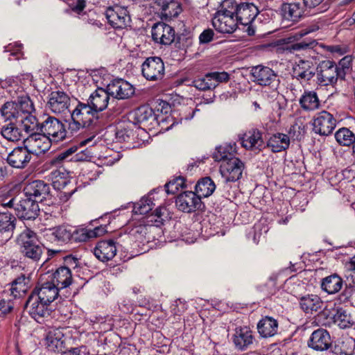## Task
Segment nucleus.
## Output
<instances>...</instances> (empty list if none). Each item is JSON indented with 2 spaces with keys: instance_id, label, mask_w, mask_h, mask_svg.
I'll return each mask as SVG.
<instances>
[{
  "instance_id": "nucleus-1",
  "label": "nucleus",
  "mask_w": 355,
  "mask_h": 355,
  "mask_svg": "<svg viewBox=\"0 0 355 355\" xmlns=\"http://www.w3.org/2000/svg\"><path fill=\"white\" fill-rule=\"evenodd\" d=\"M70 112V119L67 121L68 131L71 134L78 132L83 128H91L97 126L98 115L91 107L88 103L77 100V105Z\"/></svg>"
},
{
  "instance_id": "nucleus-2",
  "label": "nucleus",
  "mask_w": 355,
  "mask_h": 355,
  "mask_svg": "<svg viewBox=\"0 0 355 355\" xmlns=\"http://www.w3.org/2000/svg\"><path fill=\"white\" fill-rule=\"evenodd\" d=\"M19 252L24 257L33 263H38L43 254V245L35 232L26 229L20 233L17 239Z\"/></svg>"
},
{
  "instance_id": "nucleus-3",
  "label": "nucleus",
  "mask_w": 355,
  "mask_h": 355,
  "mask_svg": "<svg viewBox=\"0 0 355 355\" xmlns=\"http://www.w3.org/2000/svg\"><path fill=\"white\" fill-rule=\"evenodd\" d=\"M108 89V94L110 96H112L109 110H111L114 115H118L123 111V106L118 105L116 103L117 100L128 99L132 96L135 94V87L123 79L114 80L107 86Z\"/></svg>"
},
{
  "instance_id": "nucleus-4",
  "label": "nucleus",
  "mask_w": 355,
  "mask_h": 355,
  "mask_svg": "<svg viewBox=\"0 0 355 355\" xmlns=\"http://www.w3.org/2000/svg\"><path fill=\"white\" fill-rule=\"evenodd\" d=\"M159 232L157 225L147 224L145 220H142L130 225L128 234L132 240L144 244L155 240Z\"/></svg>"
},
{
  "instance_id": "nucleus-5",
  "label": "nucleus",
  "mask_w": 355,
  "mask_h": 355,
  "mask_svg": "<svg viewBox=\"0 0 355 355\" xmlns=\"http://www.w3.org/2000/svg\"><path fill=\"white\" fill-rule=\"evenodd\" d=\"M40 133L53 142L63 141L68 137V132L66 130L64 125L58 119L53 116H47L40 123Z\"/></svg>"
},
{
  "instance_id": "nucleus-6",
  "label": "nucleus",
  "mask_w": 355,
  "mask_h": 355,
  "mask_svg": "<svg viewBox=\"0 0 355 355\" xmlns=\"http://www.w3.org/2000/svg\"><path fill=\"white\" fill-rule=\"evenodd\" d=\"M315 73L317 83L321 86L334 85L340 79L336 63L329 60L320 62Z\"/></svg>"
},
{
  "instance_id": "nucleus-7",
  "label": "nucleus",
  "mask_w": 355,
  "mask_h": 355,
  "mask_svg": "<svg viewBox=\"0 0 355 355\" xmlns=\"http://www.w3.org/2000/svg\"><path fill=\"white\" fill-rule=\"evenodd\" d=\"M24 308L30 316L39 323L44 322L51 313L50 305L40 300L36 295L31 293L25 303Z\"/></svg>"
},
{
  "instance_id": "nucleus-8",
  "label": "nucleus",
  "mask_w": 355,
  "mask_h": 355,
  "mask_svg": "<svg viewBox=\"0 0 355 355\" xmlns=\"http://www.w3.org/2000/svg\"><path fill=\"white\" fill-rule=\"evenodd\" d=\"M230 75L225 71H214L207 73L202 77L196 78L191 85L200 91H207L215 89L220 83L227 82Z\"/></svg>"
},
{
  "instance_id": "nucleus-9",
  "label": "nucleus",
  "mask_w": 355,
  "mask_h": 355,
  "mask_svg": "<svg viewBox=\"0 0 355 355\" xmlns=\"http://www.w3.org/2000/svg\"><path fill=\"white\" fill-rule=\"evenodd\" d=\"M165 73V67L161 58H147L141 64V74L148 81L161 80Z\"/></svg>"
},
{
  "instance_id": "nucleus-10",
  "label": "nucleus",
  "mask_w": 355,
  "mask_h": 355,
  "mask_svg": "<svg viewBox=\"0 0 355 355\" xmlns=\"http://www.w3.org/2000/svg\"><path fill=\"white\" fill-rule=\"evenodd\" d=\"M253 81L261 86H269L277 89L279 85L277 73L268 67L257 65L251 70Z\"/></svg>"
},
{
  "instance_id": "nucleus-11",
  "label": "nucleus",
  "mask_w": 355,
  "mask_h": 355,
  "mask_svg": "<svg viewBox=\"0 0 355 355\" xmlns=\"http://www.w3.org/2000/svg\"><path fill=\"white\" fill-rule=\"evenodd\" d=\"M312 125L315 133L327 136L335 129L336 119L330 112L322 110L314 115Z\"/></svg>"
},
{
  "instance_id": "nucleus-12",
  "label": "nucleus",
  "mask_w": 355,
  "mask_h": 355,
  "mask_svg": "<svg viewBox=\"0 0 355 355\" xmlns=\"http://www.w3.org/2000/svg\"><path fill=\"white\" fill-rule=\"evenodd\" d=\"M175 205L178 210L184 213H192L204 207L200 198L193 191L180 193L175 199Z\"/></svg>"
},
{
  "instance_id": "nucleus-13",
  "label": "nucleus",
  "mask_w": 355,
  "mask_h": 355,
  "mask_svg": "<svg viewBox=\"0 0 355 355\" xmlns=\"http://www.w3.org/2000/svg\"><path fill=\"white\" fill-rule=\"evenodd\" d=\"M109 24L114 28L122 29L130 26L131 18L127 8L115 5L106 11Z\"/></svg>"
},
{
  "instance_id": "nucleus-14",
  "label": "nucleus",
  "mask_w": 355,
  "mask_h": 355,
  "mask_svg": "<svg viewBox=\"0 0 355 355\" xmlns=\"http://www.w3.org/2000/svg\"><path fill=\"white\" fill-rule=\"evenodd\" d=\"M33 158L32 150L24 144V146L15 147L6 157L7 163L12 168L24 169Z\"/></svg>"
},
{
  "instance_id": "nucleus-15",
  "label": "nucleus",
  "mask_w": 355,
  "mask_h": 355,
  "mask_svg": "<svg viewBox=\"0 0 355 355\" xmlns=\"http://www.w3.org/2000/svg\"><path fill=\"white\" fill-rule=\"evenodd\" d=\"M243 168V162L238 157H232L221 163L220 172L227 182H235L241 178Z\"/></svg>"
},
{
  "instance_id": "nucleus-16",
  "label": "nucleus",
  "mask_w": 355,
  "mask_h": 355,
  "mask_svg": "<svg viewBox=\"0 0 355 355\" xmlns=\"http://www.w3.org/2000/svg\"><path fill=\"white\" fill-rule=\"evenodd\" d=\"M14 209L18 218L22 220H34L40 212L37 202L28 197L16 203Z\"/></svg>"
},
{
  "instance_id": "nucleus-17",
  "label": "nucleus",
  "mask_w": 355,
  "mask_h": 355,
  "mask_svg": "<svg viewBox=\"0 0 355 355\" xmlns=\"http://www.w3.org/2000/svg\"><path fill=\"white\" fill-rule=\"evenodd\" d=\"M70 102V97L67 93L57 90L49 94L46 105L52 112L62 114L69 111Z\"/></svg>"
},
{
  "instance_id": "nucleus-18",
  "label": "nucleus",
  "mask_w": 355,
  "mask_h": 355,
  "mask_svg": "<svg viewBox=\"0 0 355 355\" xmlns=\"http://www.w3.org/2000/svg\"><path fill=\"white\" fill-rule=\"evenodd\" d=\"M64 328L51 329L46 336V346L49 351L53 352H61L63 354L66 352L65 341L66 337L63 331Z\"/></svg>"
},
{
  "instance_id": "nucleus-19",
  "label": "nucleus",
  "mask_w": 355,
  "mask_h": 355,
  "mask_svg": "<svg viewBox=\"0 0 355 355\" xmlns=\"http://www.w3.org/2000/svg\"><path fill=\"white\" fill-rule=\"evenodd\" d=\"M296 35L297 33L284 39V43L287 44L285 50L291 53L308 51L314 49L319 44L315 40L312 38H305L304 40H301L302 38L297 39L294 37Z\"/></svg>"
},
{
  "instance_id": "nucleus-20",
  "label": "nucleus",
  "mask_w": 355,
  "mask_h": 355,
  "mask_svg": "<svg viewBox=\"0 0 355 355\" xmlns=\"http://www.w3.org/2000/svg\"><path fill=\"white\" fill-rule=\"evenodd\" d=\"M258 14L259 10L254 3H241L239 4V9L238 12H236V17L239 24L243 26H249V35H253L254 33V30H252L251 32L250 25Z\"/></svg>"
},
{
  "instance_id": "nucleus-21",
  "label": "nucleus",
  "mask_w": 355,
  "mask_h": 355,
  "mask_svg": "<svg viewBox=\"0 0 355 355\" xmlns=\"http://www.w3.org/2000/svg\"><path fill=\"white\" fill-rule=\"evenodd\" d=\"M308 347L318 352L329 349L331 346V340L327 330L319 328L313 331L307 341Z\"/></svg>"
},
{
  "instance_id": "nucleus-22",
  "label": "nucleus",
  "mask_w": 355,
  "mask_h": 355,
  "mask_svg": "<svg viewBox=\"0 0 355 355\" xmlns=\"http://www.w3.org/2000/svg\"><path fill=\"white\" fill-rule=\"evenodd\" d=\"M152 38L156 43L170 45L175 40L174 28L163 22L155 24L152 28Z\"/></svg>"
},
{
  "instance_id": "nucleus-23",
  "label": "nucleus",
  "mask_w": 355,
  "mask_h": 355,
  "mask_svg": "<svg viewBox=\"0 0 355 355\" xmlns=\"http://www.w3.org/2000/svg\"><path fill=\"white\" fill-rule=\"evenodd\" d=\"M238 21L236 16L223 15L216 12L212 19V25L214 28L221 33H232L238 27Z\"/></svg>"
},
{
  "instance_id": "nucleus-24",
  "label": "nucleus",
  "mask_w": 355,
  "mask_h": 355,
  "mask_svg": "<svg viewBox=\"0 0 355 355\" xmlns=\"http://www.w3.org/2000/svg\"><path fill=\"white\" fill-rule=\"evenodd\" d=\"M26 196L37 202L45 199L50 193V186L43 180H34L24 187Z\"/></svg>"
},
{
  "instance_id": "nucleus-25",
  "label": "nucleus",
  "mask_w": 355,
  "mask_h": 355,
  "mask_svg": "<svg viewBox=\"0 0 355 355\" xmlns=\"http://www.w3.org/2000/svg\"><path fill=\"white\" fill-rule=\"evenodd\" d=\"M107 92V87L106 89L99 87L90 94L87 101L98 115L100 112L105 110L110 104V94Z\"/></svg>"
},
{
  "instance_id": "nucleus-26",
  "label": "nucleus",
  "mask_w": 355,
  "mask_h": 355,
  "mask_svg": "<svg viewBox=\"0 0 355 355\" xmlns=\"http://www.w3.org/2000/svg\"><path fill=\"white\" fill-rule=\"evenodd\" d=\"M241 144L246 150L261 151L264 146L261 132L257 128L248 130L241 138Z\"/></svg>"
},
{
  "instance_id": "nucleus-27",
  "label": "nucleus",
  "mask_w": 355,
  "mask_h": 355,
  "mask_svg": "<svg viewBox=\"0 0 355 355\" xmlns=\"http://www.w3.org/2000/svg\"><path fill=\"white\" fill-rule=\"evenodd\" d=\"M116 252V243L112 239L100 241L94 248L95 257L103 262L112 260Z\"/></svg>"
},
{
  "instance_id": "nucleus-28",
  "label": "nucleus",
  "mask_w": 355,
  "mask_h": 355,
  "mask_svg": "<svg viewBox=\"0 0 355 355\" xmlns=\"http://www.w3.org/2000/svg\"><path fill=\"white\" fill-rule=\"evenodd\" d=\"M50 139L41 133L28 136L24 141L25 145L32 150V155L46 153L50 148Z\"/></svg>"
},
{
  "instance_id": "nucleus-29",
  "label": "nucleus",
  "mask_w": 355,
  "mask_h": 355,
  "mask_svg": "<svg viewBox=\"0 0 355 355\" xmlns=\"http://www.w3.org/2000/svg\"><path fill=\"white\" fill-rule=\"evenodd\" d=\"M254 340V336L250 327L245 326L236 328L233 342L236 349L246 350L253 344Z\"/></svg>"
},
{
  "instance_id": "nucleus-30",
  "label": "nucleus",
  "mask_w": 355,
  "mask_h": 355,
  "mask_svg": "<svg viewBox=\"0 0 355 355\" xmlns=\"http://www.w3.org/2000/svg\"><path fill=\"white\" fill-rule=\"evenodd\" d=\"M16 218L11 214H0V245L9 241L16 226Z\"/></svg>"
},
{
  "instance_id": "nucleus-31",
  "label": "nucleus",
  "mask_w": 355,
  "mask_h": 355,
  "mask_svg": "<svg viewBox=\"0 0 355 355\" xmlns=\"http://www.w3.org/2000/svg\"><path fill=\"white\" fill-rule=\"evenodd\" d=\"M31 294L36 295L40 300L50 305L58 297L59 289L54 284L46 282L41 286H36Z\"/></svg>"
},
{
  "instance_id": "nucleus-32",
  "label": "nucleus",
  "mask_w": 355,
  "mask_h": 355,
  "mask_svg": "<svg viewBox=\"0 0 355 355\" xmlns=\"http://www.w3.org/2000/svg\"><path fill=\"white\" fill-rule=\"evenodd\" d=\"M315 74L313 64L308 60H300L293 67V76L300 81H309Z\"/></svg>"
},
{
  "instance_id": "nucleus-33",
  "label": "nucleus",
  "mask_w": 355,
  "mask_h": 355,
  "mask_svg": "<svg viewBox=\"0 0 355 355\" xmlns=\"http://www.w3.org/2000/svg\"><path fill=\"white\" fill-rule=\"evenodd\" d=\"M279 323L270 316L261 318L257 324V331L261 338H267L277 334Z\"/></svg>"
},
{
  "instance_id": "nucleus-34",
  "label": "nucleus",
  "mask_w": 355,
  "mask_h": 355,
  "mask_svg": "<svg viewBox=\"0 0 355 355\" xmlns=\"http://www.w3.org/2000/svg\"><path fill=\"white\" fill-rule=\"evenodd\" d=\"M343 279L334 273L321 279L320 288L322 291L328 295H334L338 293L343 286Z\"/></svg>"
},
{
  "instance_id": "nucleus-35",
  "label": "nucleus",
  "mask_w": 355,
  "mask_h": 355,
  "mask_svg": "<svg viewBox=\"0 0 355 355\" xmlns=\"http://www.w3.org/2000/svg\"><path fill=\"white\" fill-rule=\"evenodd\" d=\"M300 306L304 312L312 314L322 309L323 302L318 295L308 294L300 299Z\"/></svg>"
},
{
  "instance_id": "nucleus-36",
  "label": "nucleus",
  "mask_w": 355,
  "mask_h": 355,
  "mask_svg": "<svg viewBox=\"0 0 355 355\" xmlns=\"http://www.w3.org/2000/svg\"><path fill=\"white\" fill-rule=\"evenodd\" d=\"M73 281L72 274L70 268L68 267L58 268L53 275L52 282L58 288L63 289L69 287Z\"/></svg>"
},
{
  "instance_id": "nucleus-37",
  "label": "nucleus",
  "mask_w": 355,
  "mask_h": 355,
  "mask_svg": "<svg viewBox=\"0 0 355 355\" xmlns=\"http://www.w3.org/2000/svg\"><path fill=\"white\" fill-rule=\"evenodd\" d=\"M290 145L289 137L284 133H276L272 135L267 141V146L273 153H279L286 150Z\"/></svg>"
},
{
  "instance_id": "nucleus-38",
  "label": "nucleus",
  "mask_w": 355,
  "mask_h": 355,
  "mask_svg": "<svg viewBox=\"0 0 355 355\" xmlns=\"http://www.w3.org/2000/svg\"><path fill=\"white\" fill-rule=\"evenodd\" d=\"M236 144H225L216 148L212 157L216 162L222 163L235 157Z\"/></svg>"
},
{
  "instance_id": "nucleus-39",
  "label": "nucleus",
  "mask_w": 355,
  "mask_h": 355,
  "mask_svg": "<svg viewBox=\"0 0 355 355\" xmlns=\"http://www.w3.org/2000/svg\"><path fill=\"white\" fill-rule=\"evenodd\" d=\"M282 12L285 19L295 22L302 17L304 11L300 3H291L283 4Z\"/></svg>"
},
{
  "instance_id": "nucleus-40",
  "label": "nucleus",
  "mask_w": 355,
  "mask_h": 355,
  "mask_svg": "<svg viewBox=\"0 0 355 355\" xmlns=\"http://www.w3.org/2000/svg\"><path fill=\"white\" fill-rule=\"evenodd\" d=\"M299 103L304 111H313L320 105L318 94L313 91H305L300 97Z\"/></svg>"
},
{
  "instance_id": "nucleus-41",
  "label": "nucleus",
  "mask_w": 355,
  "mask_h": 355,
  "mask_svg": "<svg viewBox=\"0 0 355 355\" xmlns=\"http://www.w3.org/2000/svg\"><path fill=\"white\" fill-rule=\"evenodd\" d=\"M216 189L214 182L209 177H205L198 180L195 187V193L200 198L210 196Z\"/></svg>"
},
{
  "instance_id": "nucleus-42",
  "label": "nucleus",
  "mask_w": 355,
  "mask_h": 355,
  "mask_svg": "<svg viewBox=\"0 0 355 355\" xmlns=\"http://www.w3.org/2000/svg\"><path fill=\"white\" fill-rule=\"evenodd\" d=\"M53 241L59 243L71 242L72 228L65 225H60L50 230Z\"/></svg>"
},
{
  "instance_id": "nucleus-43",
  "label": "nucleus",
  "mask_w": 355,
  "mask_h": 355,
  "mask_svg": "<svg viewBox=\"0 0 355 355\" xmlns=\"http://www.w3.org/2000/svg\"><path fill=\"white\" fill-rule=\"evenodd\" d=\"M161 10L162 19L171 20L182 12L181 3L176 0H169Z\"/></svg>"
},
{
  "instance_id": "nucleus-44",
  "label": "nucleus",
  "mask_w": 355,
  "mask_h": 355,
  "mask_svg": "<svg viewBox=\"0 0 355 355\" xmlns=\"http://www.w3.org/2000/svg\"><path fill=\"white\" fill-rule=\"evenodd\" d=\"M133 115L136 123L144 125L151 124L152 121L155 120L153 110L147 106L139 107L134 112Z\"/></svg>"
},
{
  "instance_id": "nucleus-45",
  "label": "nucleus",
  "mask_w": 355,
  "mask_h": 355,
  "mask_svg": "<svg viewBox=\"0 0 355 355\" xmlns=\"http://www.w3.org/2000/svg\"><path fill=\"white\" fill-rule=\"evenodd\" d=\"M334 322L340 329H347L354 324L355 319L347 310L339 308L334 315Z\"/></svg>"
},
{
  "instance_id": "nucleus-46",
  "label": "nucleus",
  "mask_w": 355,
  "mask_h": 355,
  "mask_svg": "<svg viewBox=\"0 0 355 355\" xmlns=\"http://www.w3.org/2000/svg\"><path fill=\"white\" fill-rule=\"evenodd\" d=\"M339 145L345 147H352L355 143V134L347 128H339L334 135Z\"/></svg>"
},
{
  "instance_id": "nucleus-47",
  "label": "nucleus",
  "mask_w": 355,
  "mask_h": 355,
  "mask_svg": "<svg viewBox=\"0 0 355 355\" xmlns=\"http://www.w3.org/2000/svg\"><path fill=\"white\" fill-rule=\"evenodd\" d=\"M28 279L25 275H21L17 277L12 283L10 288V294L14 298L22 297L28 289Z\"/></svg>"
},
{
  "instance_id": "nucleus-48",
  "label": "nucleus",
  "mask_w": 355,
  "mask_h": 355,
  "mask_svg": "<svg viewBox=\"0 0 355 355\" xmlns=\"http://www.w3.org/2000/svg\"><path fill=\"white\" fill-rule=\"evenodd\" d=\"M21 122L23 130L28 136L40 133V123L38 122L37 118L32 114H27L25 116H21Z\"/></svg>"
},
{
  "instance_id": "nucleus-49",
  "label": "nucleus",
  "mask_w": 355,
  "mask_h": 355,
  "mask_svg": "<svg viewBox=\"0 0 355 355\" xmlns=\"http://www.w3.org/2000/svg\"><path fill=\"white\" fill-rule=\"evenodd\" d=\"M1 134L3 138L9 141H18L21 138L20 130L12 123L3 125Z\"/></svg>"
},
{
  "instance_id": "nucleus-50",
  "label": "nucleus",
  "mask_w": 355,
  "mask_h": 355,
  "mask_svg": "<svg viewBox=\"0 0 355 355\" xmlns=\"http://www.w3.org/2000/svg\"><path fill=\"white\" fill-rule=\"evenodd\" d=\"M17 110L19 111V115L21 114H30L35 111V107L33 102L31 100L28 95H24L19 96L15 101Z\"/></svg>"
},
{
  "instance_id": "nucleus-51",
  "label": "nucleus",
  "mask_w": 355,
  "mask_h": 355,
  "mask_svg": "<svg viewBox=\"0 0 355 355\" xmlns=\"http://www.w3.org/2000/svg\"><path fill=\"white\" fill-rule=\"evenodd\" d=\"M50 177L55 187H57V184L58 187L62 186L64 187L69 182V173L63 168L53 170L50 173Z\"/></svg>"
},
{
  "instance_id": "nucleus-52",
  "label": "nucleus",
  "mask_w": 355,
  "mask_h": 355,
  "mask_svg": "<svg viewBox=\"0 0 355 355\" xmlns=\"http://www.w3.org/2000/svg\"><path fill=\"white\" fill-rule=\"evenodd\" d=\"M152 199L149 197H144L139 202L134 204L133 212L136 214L144 215L151 211L154 207Z\"/></svg>"
},
{
  "instance_id": "nucleus-53",
  "label": "nucleus",
  "mask_w": 355,
  "mask_h": 355,
  "mask_svg": "<svg viewBox=\"0 0 355 355\" xmlns=\"http://www.w3.org/2000/svg\"><path fill=\"white\" fill-rule=\"evenodd\" d=\"M0 111L1 115L6 120H11L12 119H18L20 117L19 111L17 110L15 101L4 103Z\"/></svg>"
},
{
  "instance_id": "nucleus-54",
  "label": "nucleus",
  "mask_w": 355,
  "mask_h": 355,
  "mask_svg": "<svg viewBox=\"0 0 355 355\" xmlns=\"http://www.w3.org/2000/svg\"><path fill=\"white\" fill-rule=\"evenodd\" d=\"M352 62V56L347 55L343 58L338 64H336L340 80H345L346 75L351 71Z\"/></svg>"
},
{
  "instance_id": "nucleus-55",
  "label": "nucleus",
  "mask_w": 355,
  "mask_h": 355,
  "mask_svg": "<svg viewBox=\"0 0 355 355\" xmlns=\"http://www.w3.org/2000/svg\"><path fill=\"white\" fill-rule=\"evenodd\" d=\"M238 9L239 4L234 0H224L220 4V9L216 12L236 16Z\"/></svg>"
},
{
  "instance_id": "nucleus-56",
  "label": "nucleus",
  "mask_w": 355,
  "mask_h": 355,
  "mask_svg": "<svg viewBox=\"0 0 355 355\" xmlns=\"http://www.w3.org/2000/svg\"><path fill=\"white\" fill-rule=\"evenodd\" d=\"M184 178L178 177L165 184L166 191L168 194H175L180 188L184 187Z\"/></svg>"
},
{
  "instance_id": "nucleus-57",
  "label": "nucleus",
  "mask_w": 355,
  "mask_h": 355,
  "mask_svg": "<svg viewBox=\"0 0 355 355\" xmlns=\"http://www.w3.org/2000/svg\"><path fill=\"white\" fill-rule=\"evenodd\" d=\"M89 231L87 229L82 228L72 230L71 242H85L92 238Z\"/></svg>"
},
{
  "instance_id": "nucleus-58",
  "label": "nucleus",
  "mask_w": 355,
  "mask_h": 355,
  "mask_svg": "<svg viewBox=\"0 0 355 355\" xmlns=\"http://www.w3.org/2000/svg\"><path fill=\"white\" fill-rule=\"evenodd\" d=\"M132 130L129 128H118L115 132V137L118 142L128 141L132 136Z\"/></svg>"
},
{
  "instance_id": "nucleus-59",
  "label": "nucleus",
  "mask_w": 355,
  "mask_h": 355,
  "mask_svg": "<svg viewBox=\"0 0 355 355\" xmlns=\"http://www.w3.org/2000/svg\"><path fill=\"white\" fill-rule=\"evenodd\" d=\"M76 150V147H71L60 153L51 160V164L56 166L59 165L63 160L67 159L71 154L75 153Z\"/></svg>"
},
{
  "instance_id": "nucleus-60",
  "label": "nucleus",
  "mask_w": 355,
  "mask_h": 355,
  "mask_svg": "<svg viewBox=\"0 0 355 355\" xmlns=\"http://www.w3.org/2000/svg\"><path fill=\"white\" fill-rule=\"evenodd\" d=\"M268 231L267 226L263 225L261 223L255 224L254 226L253 232V241L254 243L258 244L260 241L261 237L266 234Z\"/></svg>"
},
{
  "instance_id": "nucleus-61",
  "label": "nucleus",
  "mask_w": 355,
  "mask_h": 355,
  "mask_svg": "<svg viewBox=\"0 0 355 355\" xmlns=\"http://www.w3.org/2000/svg\"><path fill=\"white\" fill-rule=\"evenodd\" d=\"M323 1L324 0H304V3L306 8H316V12H322L327 9L326 5L320 6Z\"/></svg>"
},
{
  "instance_id": "nucleus-62",
  "label": "nucleus",
  "mask_w": 355,
  "mask_h": 355,
  "mask_svg": "<svg viewBox=\"0 0 355 355\" xmlns=\"http://www.w3.org/2000/svg\"><path fill=\"white\" fill-rule=\"evenodd\" d=\"M354 286L346 284L342 293L338 296L340 303H345L350 299L354 292Z\"/></svg>"
},
{
  "instance_id": "nucleus-63",
  "label": "nucleus",
  "mask_w": 355,
  "mask_h": 355,
  "mask_svg": "<svg viewBox=\"0 0 355 355\" xmlns=\"http://www.w3.org/2000/svg\"><path fill=\"white\" fill-rule=\"evenodd\" d=\"M13 308L14 302L12 300H0V315H6L10 313Z\"/></svg>"
},
{
  "instance_id": "nucleus-64",
  "label": "nucleus",
  "mask_w": 355,
  "mask_h": 355,
  "mask_svg": "<svg viewBox=\"0 0 355 355\" xmlns=\"http://www.w3.org/2000/svg\"><path fill=\"white\" fill-rule=\"evenodd\" d=\"M214 35V31L211 29L205 30L199 36L200 42L202 44L210 42L213 40Z\"/></svg>"
}]
</instances>
